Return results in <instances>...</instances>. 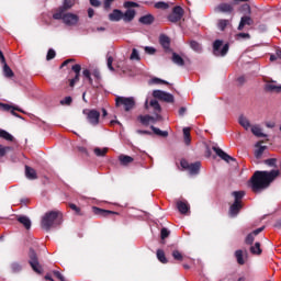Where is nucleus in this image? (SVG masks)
<instances>
[{
	"mask_svg": "<svg viewBox=\"0 0 281 281\" xmlns=\"http://www.w3.org/2000/svg\"><path fill=\"white\" fill-rule=\"evenodd\" d=\"M280 176V170L256 171L250 179V188L256 194L267 190L271 182Z\"/></svg>",
	"mask_w": 281,
	"mask_h": 281,
	"instance_id": "nucleus-1",
	"label": "nucleus"
},
{
	"mask_svg": "<svg viewBox=\"0 0 281 281\" xmlns=\"http://www.w3.org/2000/svg\"><path fill=\"white\" fill-rule=\"evenodd\" d=\"M53 19L55 21H63L64 25L67 27H76L80 22V16L76 13L67 12L65 8H59L54 14Z\"/></svg>",
	"mask_w": 281,
	"mask_h": 281,
	"instance_id": "nucleus-2",
	"label": "nucleus"
},
{
	"mask_svg": "<svg viewBox=\"0 0 281 281\" xmlns=\"http://www.w3.org/2000/svg\"><path fill=\"white\" fill-rule=\"evenodd\" d=\"M59 212L57 211H50L45 213V215L42 217V227L46 232H49L52 227H55L56 225H60L59 220Z\"/></svg>",
	"mask_w": 281,
	"mask_h": 281,
	"instance_id": "nucleus-3",
	"label": "nucleus"
},
{
	"mask_svg": "<svg viewBox=\"0 0 281 281\" xmlns=\"http://www.w3.org/2000/svg\"><path fill=\"white\" fill-rule=\"evenodd\" d=\"M232 195L234 196L235 201L229 207V216L235 218V216H238L240 210H243V199L245 196V191H234Z\"/></svg>",
	"mask_w": 281,
	"mask_h": 281,
	"instance_id": "nucleus-4",
	"label": "nucleus"
},
{
	"mask_svg": "<svg viewBox=\"0 0 281 281\" xmlns=\"http://www.w3.org/2000/svg\"><path fill=\"white\" fill-rule=\"evenodd\" d=\"M82 113L91 126H98L100 124V111L95 109H83Z\"/></svg>",
	"mask_w": 281,
	"mask_h": 281,
	"instance_id": "nucleus-5",
	"label": "nucleus"
},
{
	"mask_svg": "<svg viewBox=\"0 0 281 281\" xmlns=\"http://www.w3.org/2000/svg\"><path fill=\"white\" fill-rule=\"evenodd\" d=\"M116 106H123L124 111H131L135 108V98L117 97L115 99Z\"/></svg>",
	"mask_w": 281,
	"mask_h": 281,
	"instance_id": "nucleus-6",
	"label": "nucleus"
},
{
	"mask_svg": "<svg viewBox=\"0 0 281 281\" xmlns=\"http://www.w3.org/2000/svg\"><path fill=\"white\" fill-rule=\"evenodd\" d=\"M227 52H229V44H225L223 46V41L216 40L213 43V54L217 57L227 56Z\"/></svg>",
	"mask_w": 281,
	"mask_h": 281,
	"instance_id": "nucleus-7",
	"label": "nucleus"
},
{
	"mask_svg": "<svg viewBox=\"0 0 281 281\" xmlns=\"http://www.w3.org/2000/svg\"><path fill=\"white\" fill-rule=\"evenodd\" d=\"M180 166L181 168H183L184 170L189 171V175H199L200 170H201V162L196 161L193 164L188 162V160L182 159L180 161Z\"/></svg>",
	"mask_w": 281,
	"mask_h": 281,
	"instance_id": "nucleus-8",
	"label": "nucleus"
},
{
	"mask_svg": "<svg viewBox=\"0 0 281 281\" xmlns=\"http://www.w3.org/2000/svg\"><path fill=\"white\" fill-rule=\"evenodd\" d=\"M29 265L32 267L33 271L35 273H43V268L41 267V263L38 262V257L36 256V251L34 249H30L29 252Z\"/></svg>",
	"mask_w": 281,
	"mask_h": 281,
	"instance_id": "nucleus-9",
	"label": "nucleus"
},
{
	"mask_svg": "<svg viewBox=\"0 0 281 281\" xmlns=\"http://www.w3.org/2000/svg\"><path fill=\"white\" fill-rule=\"evenodd\" d=\"M153 97L156 98V100H162V102H175V95H172L170 92H166L162 90H154Z\"/></svg>",
	"mask_w": 281,
	"mask_h": 281,
	"instance_id": "nucleus-10",
	"label": "nucleus"
},
{
	"mask_svg": "<svg viewBox=\"0 0 281 281\" xmlns=\"http://www.w3.org/2000/svg\"><path fill=\"white\" fill-rule=\"evenodd\" d=\"M183 18V8L175 7L172 12L168 15V21L171 23H178Z\"/></svg>",
	"mask_w": 281,
	"mask_h": 281,
	"instance_id": "nucleus-11",
	"label": "nucleus"
},
{
	"mask_svg": "<svg viewBox=\"0 0 281 281\" xmlns=\"http://www.w3.org/2000/svg\"><path fill=\"white\" fill-rule=\"evenodd\" d=\"M0 63L3 65V76L4 78H12L14 77V71H12V68L8 66L5 63V56H3V52L0 50Z\"/></svg>",
	"mask_w": 281,
	"mask_h": 281,
	"instance_id": "nucleus-12",
	"label": "nucleus"
},
{
	"mask_svg": "<svg viewBox=\"0 0 281 281\" xmlns=\"http://www.w3.org/2000/svg\"><path fill=\"white\" fill-rule=\"evenodd\" d=\"M214 12H222L224 14H232L234 12V7L229 3H221L215 7Z\"/></svg>",
	"mask_w": 281,
	"mask_h": 281,
	"instance_id": "nucleus-13",
	"label": "nucleus"
},
{
	"mask_svg": "<svg viewBox=\"0 0 281 281\" xmlns=\"http://www.w3.org/2000/svg\"><path fill=\"white\" fill-rule=\"evenodd\" d=\"M214 153L217 155V157H220L221 159H223L224 161H226L227 164H229V161H234V159L232 158V156H229L227 153H225L223 149H221L220 147L214 146L213 147Z\"/></svg>",
	"mask_w": 281,
	"mask_h": 281,
	"instance_id": "nucleus-14",
	"label": "nucleus"
},
{
	"mask_svg": "<svg viewBox=\"0 0 281 281\" xmlns=\"http://www.w3.org/2000/svg\"><path fill=\"white\" fill-rule=\"evenodd\" d=\"M109 21L112 22H120L123 21V12L120 9H114L110 14H109Z\"/></svg>",
	"mask_w": 281,
	"mask_h": 281,
	"instance_id": "nucleus-15",
	"label": "nucleus"
},
{
	"mask_svg": "<svg viewBox=\"0 0 281 281\" xmlns=\"http://www.w3.org/2000/svg\"><path fill=\"white\" fill-rule=\"evenodd\" d=\"M0 106L3 109V111H11V114L14 115V117H21L15 111H19L20 113H23V110L18 106H12L8 103H1Z\"/></svg>",
	"mask_w": 281,
	"mask_h": 281,
	"instance_id": "nucleus-16",
	"label": "nucleus"
},
{
	"mask_svg": "<svg viewBox=\"0 0 281 281\" xmlns=\"http://www.w3.org/2000/svg\"><path fill=\"white\" fill-rule=\"evenodd\" d=\"M136 14H137V11H135L134 9H127L123 13L124 23H131V21H133L135 19Z\"/></svg>",
	"mask_w": 281,
	"mask_h": 281,
	"instance_id": "nucleus-17",
	"label": "nucleus"
},
{
	"mask_svg": "<svg viewBox=\"0 0 281 281\" xmlns=\"http://www.w3.org/2000/svg\"><path fill=\"white\" fill-rule=\"evenodd\" d=\"M142 25H153L155 23V16L153 14H146L139 18Z\"/></svg>",
	"mask_w": 281,
	"mask_h": 281,
	"instance_id": "nucleus-18",
	"label": "nucleus"
},
{
	"mask_svg": "<svg viewBox=\"0 0 281 281\" xmlns=\"http://www.w3.org/2000/svg\"><path fill=\"white\" fill-rule=\"evenodd\" d=\"M18 221L25 227V229H30L32 227V221L26 215H19Z\"/></svg>",
	"mask_w": 281,
	"mask_h": 281,
	"instance_id": "nucleus-19",
	"label": "nucleus"
},
{
	"mask_svg": "<svg viewBox=\"0 0 281 281\" xmlns=\"http://www.w3.org/2000/svg\"><path fill=\"white\" fill-rule=\"evenodd\" d=\"M250 131L255 137H267V134L262 133V127H260V125H252Z\"/></svg>",
	"mask_w": 281,
	"mask_h": 281,
	"instance_id": "nucleus-20",
	"label": "nucleus"
},
{
	"mask_svg": "<svg viewBox=\"0 0 281 281\" xmlns=\"http://www.w3.org/2000/svg\"><path fill=\"white\" fill-rule=\"evenodd\" d=\"M238 122L240 126L245 128V131H249V128H251V122H249V119H247L245 115H240Z\"/></svg>",
	"mask_w": 281,
	"mask_h": 281,
	"instance_id": "nucleus-21",
	"label": "nucleus"
},
{
	"mask_svg": "<svg viewBox=\"0 0 281 281\" xmlns=\"http://www.w3.org/2000/svg\"><path fill=\"white\" fill-rule=\"evenodd\" d=\"M254 24V20H251V18L249 16H243L240 19L239 25H238V30L243 31L245 29V25H252Z\"/></svg>",
	"mask_w": 281,
	"mask_h": 281,
	"instance_id": "nucleus-22",
	"label": "nucleus"
},
{
	"mask_svg": "<svg viewBox=\"0 0 281 281\" xmlns=\"http://www.w3.org/2000/svg\"><path fill=\"white\" fill-rule=\"evenodd\" d=\"M177 209L180 212V214H188V210H190V205H188V202L178 201Z\"/></svg>",
	"mask_w": 281,
	"mask_h": 281,
	"instance_id": "nucleus-23",
	"label": "nucleus"
},
{
	"mask_svg": "<svg viewBox=\"0 0 281 281\" xmlns=\"http://www.w3.org/2000/svg\"><path fill=\"white\" fill-rule=\"evenodd\" d=\"M171 60L175 65H178V67H183V65H186V61L183 60V57L180 56L177 53H172V57Z\"/></svg>",
	"mask_w": 281,
	"mask_h": 281,
	"instance_id": "nucleus-24",
	"label": "nucleus"
},
{
	"mask_svg": "<svg viewBox=\"0 0 281 281\" xmlns=\"http://www.w3.org/2000/svg\"><path fill=\"white\" fill-rule=\"evenodd\" d=\"M159 43L164 49H170V37L168 35H160Z\"/></svg>",
	"mask_w": 281,
	"mask_h": 281,
	"instance_id": "nucleus-25",
	"label": "nucleus"
},
{
	"mask_svg": "<svg viewBox=\"0 0 281 281\" xmlns=\"http://www.w3.org/2000/svg\"><path fill=\"white\" fill-rule=\"evenodd\" d=\"M25 177L26 179L34 180L37 178L36 170L30 166H25Z\"/></svg>",
	"mask_w": 281,
	"mask_h": 281,
	"instance_id": "nucleus-26",
	"label": "nucleus"
},
{
	"mask_svg": "<svg viewBox=\"0 0 281 281\" xmlns=\"http://www.w3.org/2000/svg\"><path fill=\"white\" fill-rule=\"evenodd\" d=\"M119 161H120L121 166H128V164H133L134 159L131 156L120 155Z\"/></svg>",
	"mask_w": 281,
	"mask_h": 281,
	"instance_id": "nucleus-27",
	"label": "nucleus"
},
{
	"mask_svg": "<svg viewBox=\"0 0 281 281\" xmlns=\"http://www.w3.org/2000/svg\"><path fill=\"white\" fill-rule=\"evenodd\" d=\"M93 212L98 216H109V214H117L113 211L102 210V209H99V207H95V206L93 207Z\"/></svg>",
	"mask_w": 281,
	"mask_h": 281,
	"instance_id": "nucleus-28",
	"label": "nucleus"
},
{
	"mask_svg": "<svg viewBox=\"0 0 281 281\" xmlns=\"http://www.w3.org/2000/svg\"><path fill=\"white\" fill-rule=\"evenodd\" d=\"M10 269L12 273H21V271H23V265L19 263L18 261H14L10 265Z\"/></svg>",
	"mask_w": 281,
	"mask_h": 281,
	"instance_id": "nucleus-29",
	"label": "nucleus"
},
{
	"mask_svg": "<svg viewBox=\"0 0 281 281\" xmlns=\"http://www.w3.org/2000/svg\"><path fill=\"white\" fill-rule=\"evenodd\" d=\"M266 91H270L272 93H281V86H276L274 83H267Z\"/></svg>",
	"mask_w": 281,
	"mask_h": 281,
	"instance_id": "nucleus-30",
	"label": "nucleus"
},
{
	"mask_svg": "<svg viewBox=\"0 0 281 281\" xmlns=\"http://www.w3.org/2000/svg\"><path fill=\"white\" fill-rule=\"evenodd\" d=\"M149 106H151L154 109V113H161V105L159 104V101H157V99H153L149 102Z\"/></svg>",
	"mask_w": 281,
	"mask_h": 281,
	"instance_id": "nucleus-31",
	"label": "nucleus"
},
{
	"mask_svg": "<svg viewBox=\"0 0 281 281\" xmlns=\"http://www.w3.org/2000/svg\"><path fill=\"white\" fill-rule=\"evenodd\" d=\"M150 128L155 135H158L159 137H168V131H161L159 127H155L154 125H151Z\"/></svg>",
	"mask_w": 281,
	"mask_h": 281,
	"instance_id": "nucleus-32",
	"label": "nucleus"
},
{
	"mask_svg": "<svg viewBox=\"0 0 281 281\" xmlns=\"http://www.w3.org/2000/svg\"><path fill=\"white\" fill-rule=\"evenodd\" d=\"M190 47H191V49H193V52H196L198 54H201V52H203V47L196 41H191Z\"/></svg>",
	"mask_w": 281,
	"mask_h": 281,
	"instance_id": "nucleus-33",
	"label": "nucleus"
},
{
	"mask_svg": "<svg viewBox=\"0 0 281 281\" xmlns=\"http://www.w3.org/2000/svg\"><path fill=\"white\" fill-rule=\"evenodd\" d=\"M157 258L162 265H168V259L166 258V252H164V250H157Z\"/></svg>",
	"mask_w": 281,
	"mask_h": 281,
	"instance_id": "nucleus-34",
	"label": "nucleus"
},
{
	"mask_svg": "<svg viewBox=\"0 0 281 281\" xmlns=\"http://www.w3.org/2000/svg\"><path fill=\"white\" fill-rule=\"evenodd\" d=\"M0 137L7 142H12L14 139V136L5 130H0Z\"/></svg>",
	"mask_w": 281,
	"mask_h": 281,
	"instance_id": "nucleus-35",
	"label": "nucleus"
},
{
	"mask_svg": "<svg viewBox=\"0 0 281 281\" xmlns=\"http://www.w3.org/2000/svg\"><path fill=\"white\" fill-rule=\"evenodd\" d=\"M257 150H255V157L256 159H260V157H262V155L265 154V150H267V146H259L256 145Z\"/></svg>",
	"mask_w": 281,
	"mask_h": 281,
	"instance_id": "nucleus-36",
	"label": "nucleus"
},
{
	"mask_svg": "<svg viewBox=\"0 0 281 281\" xmlns=\"http://www.w3.org/2000/svg\"><path fill=\"white\" fill-rule=\"evenodd\" d=\"M183 137H184V144L187 146H190V143L192 142V139L190 138V127L183 128Z\"/></svg>",
	"mask_w": 281,
	"mask_h": 281,
	"instance_id": "nucleus-37",
	"label": "nucleus"
},
{
	"mask_svg": "<svg viewBox=\"0 0 281 281\" xmlns=\"http://www.w3.org/2000/svg\"><path fill=\"white\" fill-rule=\"evenodd\" d=\"M250 251L256 256H260V254H262V249L260 248V243L257 241L254 246H251Z\"/></svg>",
	"mask_w": 281,
	"mask_h": 281,
	"instance_id": "nucleus-38",
	"label": "nucleus"
},
{
	"mask_svg": "<svg viewBox=\"0 0 281 281\" xmlns=\"http://www.w3.org/2000/svg\"><path fill=\"white\" fill-rule=\"evenodd\" d=\"M106 153H109V148H106V147H104V148H100V147L94 148V155L97 157H104V155H106Z\"/></svg>",
	"mask_w": 281,
	"mask_h": 281,
	"instance_id": "nucleus-39",
	"label": "nucleus"
},
{
	"mask_svg": "<svg viewBox=\"0 0 281 281\" xmlns=\"http://www.w3.org/2000/svg\"><path fill=\"white\" fill-rule=\"evenodd\" d=\"M76 4V0H64V5L59 8H64V10H71L74 5Z\"/></svg>",
	"mask_w": 281,
	"mask_h": 281,
	"instance_id": "nucleus-40",
	"label": "nucleus"
},
{
	"mask_svg": "<svg viewBox=\"0 0 281 281\" xmlns=\"http://www.w3.org/2000/svg\"><path fill=\"white\" fill-rule=\"evenodd\" d=\"M229 25V20H218L217 21V27L218 30H221L222 32L225 31V27H227Z\"/></svg>",
	"mask_w": 281,
	"mask_h": 281,
	"instance_id": "nucleus-41",
	"label": "nucleus"
},
{
	"mask_svg": "<svg viewBox=\"0 0 281 281\" xmlns=\"http://www.w3.org/2000/svg\"><path fill=\"white\" fill-rule=\"evenodd\" d=\"M138 120H139L140 124H144V126H148V124H150V115H148V114L139 115Z\"/></svg>",
	"mask_w": 281,
	"mask_h": 281,
	"instance_id": "nucleus-42",
	"label": "nucleus"
},
{
	"mask_svg": "<svg viewBox=\"0 0 281 281\" xmlns=\"http://www.w3.org/2000/svg\"><path fill=\"white\" fill-rule=\"evenodd\" d=\"M235 258L237 259L238 265H245V259L243 258V250H236Z\"/></svg>",
	"mask_w": 281,
	"mask_h": 281,
	"instance_id": "nucleus-43",
	"label": "nucleus"
},
{
	"mask_svg": "<svg viewBox=\"0 0 281 281\" xmlns=\"http://www.w3.org/2000/svg\"><path fill=\"white\" fill-rule=\"evenodd\" d=\"M155 8L157 10H168V8H170V5L167 2L159 1V2L155 3Z\"/></svg>",
	"mask_w": 281,
	"mask_h": 281,
	"instance_id": "nucleus-44",
	"label": "nucleus"
},
{
	"mask_svg": "<svg viewBox=\"0 0 281 281\" xmlns=\"http://www.w3.org/2000/svg\"><path fill=\"white\" fill-rule=\"evenodd\" d=\"M266 166H269V168H276V164H278V159L276 158H269L263 161Z\"/></svg>",
	"mask_w": 281,
	"mask_h": 281,
	"instance_id": "nucleus-45",
	"label": "nucleus"
},
{
	"mask_svg": "<svg viewBox=\"0 0 281 281\" xmlns=\"http://www.w3.org/2000/svg\"><path fill=\"white\" fill-rule=\"evenodd\" d=\"M162 117L159 113H154V116H150L149 124H155L156 122H161Z\"/></svg>",
	"mask_w": 281,
	"mask_h": 281,
	"instance_id": "nucleus-46",
	"label": "nucleus"
},
{
	"mask_svg": "<svg viewBox=\"0 0 281 281\" xmlns=\"http://www.w3.org/2000/svg\"><path fill=\"white\" fill-rule=\"evenodd\" d=\"M130 59H132V60H142V58L139 57V50H137V48L132 49V54L130 56Z\"/></svg>",
	"mask_w": 281,
	"mask_h": 281,
	"instance_id": "nucleus-47",
	"label": "nucleus"
},
{
	"mask_svg": "<svg viewBox=\"0 0 281 281\" xmlns=\"http://www.w3.org/2000/svg\"><path fill=\"white\" fill-rule=\"evenodd\" d=\"M82 75H83V78H87L90 85H93V79L91 78V71H89V69H85L82 71Z\"/></svg>",
	"mask_w": 281,
	"mask_h": 281,
	"instance_id": "nucleus-48",
	"label": "nucleus"
},
{
	"mask_svg": "<svg viewBox=\"0 0 281 281\" xmlns=\"http://www.w3.org/2000/svg\"><path fill=\"white\" fill-rule=\"evenodd\" d=\"M124 8H127V10H131V8H139V4L137 2L126 1L124 2Z\"/></svg>",
	"mask_w": 281,
	"mask_h": 281,
	"instance_id": "nucleus-49",
	"label": "nucleus"
},
{
	"mask_svg": "<svg viewBox=\"0 0 281 281\" xmlns=\"http://www.w3.org/2000/svg\"><path fill=\"white\" fill-rule=\"evenodd\" d=\"M170 236V231L168 228H161L160 231V237L162 240H166Z\"/></svg>",
	"mask_w": 281,
	"mask_h": 281,
	"instance_id": "nucleus-50",
	"label": "nucleus"
},
{
	"mask_svg": "<svg viewBox=\"0 0 281 281\" xmlns=\"http://www.w3.org/2000/svg\"><path fill=\"white\" fill-rule=\"evenodd\" d=\"M54 58H56V50L50 48L47 52L46 59L47 60H54Z\"/></svg>",
	"mask_w": 281,
	"mask_h": 281,
	"instance_id": "nucleus-51",
	"label": "nucleus"
},
{
	"mask_svg": "<svg viewBox=\"0 0 281 281\" xmlns=\"http://www.w3.org/2000/svg\"><path fill=\"white\" fill-rule=\"evenodd\" d=\"M254 240H255V235L252 233H250L247 235L245 243H246V245H254Z\"/></svg>",
	"mask_w": 281,
	"mask_h": 281,
	"instance_id": "nucleus-52",
	"label": "nucleus"
},
{
	"mask_svg": "<svg viewBox=\"0 0 281 281\" xmlns=\"http://www.w3.org/2000/svg\"><path fill=\"white\" fill-rule=\"evenodd\" d=\"M172 257L175 260H183V255H181L179 250H173Z\"/></svg>",
	"mask_w": 281,
	"mask_h": 281,
	"instance_id": "nucleus-53",
	"label": "nucleus"
},
{
	"mask_svg": "<svg viewBox=\"0 0 281 281\" xmlns=\"http://www.w3.org/2000/svg\"><path fill=\"white\" fill-rule=\"evenodd\" d=\"M11 148L8 146L0 145V157H5V153L10 150Z\"/></svg>",
	"mask_w": 281,
	"mask_h": 281,
	"instance_id": "nucleus-54",
	"label": "nucleus"
},
{
	"mask_svg": "<svg viewBox=\"0 0 281 281\" xmlns=\"http://www.w3.org/2000/svg\"><path fill=\"white\" fill-rule=\"evenodd\" d=\"M157 52L155 47L153 46H145V54H149V56H153Z\"/></svg>",
	"mask_w": 281,
	"mask_h": 281,
	"instance_id": "nucleus-55",
	"label": "nucleus"
},
{
	"mask_svg": "<svg viewBox=\"0 0 281 281\" xmlns=\"http://www.w3.org/2000/svg\"><path fill=\"white\" fill-rule=\"evenodd\" d=\"M92 76H93V78H95V80H97V82H100V80H101V75H100V70H98V69H94L93 71H92Z\"/></svg>",
	"mask_w": 281,
	"mask_h": 281,
	"instance_id": "nucleus-56",
	"label": "nucleus"
},
{
	"mask_svg": "<svg viewBox=\"0 0 281 281\" xmlns=\"http://www.w3.org/2000/svg\"><path fill=\"white\" fill-rule=\"evenodd\" d=\"M72 71L76 74V75H80V71L82 70V67L80 66V64H76L72 66Z\"/></svg>",
	"mask_w": 281,
	"mask_h": 281,
	"instance_id": "nucleus-57",
	"label": "nucleus"
},
{
	"mask_svg": "<svg viewBox=\"0 0 281 281\" xmlns=\"http://www.w3.org/2000/svg\"><path fill=\"white\" fill-rule=\"evenodd\" d=\"M113 1H115V0H104L103 1L104 10H110L111 9V4L113 3Z\"/></svg>",
	"mask_w": 281,
	"mask_h": 281,
	"instance_id": "nucleus-58",
	"label": "nucleus"
},
{
	"mask_svg": "<svg viewBox=\"0 0 281 281\" xmlns=\"http://www.w3.org/2000/svg\"><path fill=\"white\" fill-rule=\"evenodd\" d=\"M108 68L110 69V71H115V69L113 68V58L110 56L108 57Z\"/></svg>",
	"mask_w": 281,
	"mask_h": 281,
	"instance_id": "nucleus-59",
	"label": "nucleus"
},
{
	"mask_svg": "<svg viewBox=\"0 0 281 281\" xmlns=\"http://www.w3.org/2000/svg\"><path fill=\"white\" fill-rule=\"evenodd\" d=\"M237 41H240V38H250L249 33H238L236 35Z\"/></svg>",
	"mask_w": 281,
	"mask_h": 281,
	"instance_id": "nucleus-60",
	"label": "nucleus"
},
{
	"mask_svg": "<svg viewBox=\"0 0 281 281\" xmlns=\"http://www.w3.org/2000/svg\"><path fill=\"white\" fill-rule=\"evenodd\" d=\"M71 102H72L71 97H66L65 99H63V100L60 101V104H67V105H69V104H71Z\"/></svg>",
	"mask_w": 281,
	"mask_h": 281,
	"instance_id": "nucleus-61",
	"label": "nucleus"
},
{
	"mask_svg": "<svg viewBox=\"0 0 281 281\" xmlns=\"http://www.w3.org/2000/svg\"><path fill=\"white\" fill-rule=\"evenodd\" d=\"M153 82H154L155 85H168L167 81H165V80H162V79H159V78H154V79H153Z\"/></svg>",
	"mask_w": 281,
	"mask_h": 281,
	"instance_id": "nucleus-62",
	"label": "nucleus"
},
{
	"mask_svg": "<svg viewBox=\"0 0 281 281\" xmlns=\"http://www.w3.org/2000/svg\"><path fill=\"white\" fill-rule=\"evenodd\" d=\"M80 80V75H76L74 79L70 80V87H75L76 82Z\"/></svg>",
	"mask_w": 281,
	"mask_h": 281,
	"instance_id": "nucleus-63",
	"label": "nucleus"
},
{
	"mask_svg": "<svg viewBox=\"0 0 281 281\" xmlns=\"http://www.w3.org/2000/svg\"><path fill=\"white\" fill-rule=\"evenodd\" d=\"M90 4L93 5V8H100V0H90Z\"/></svg>",
	"mask_w": 281,
	"mask_h": 281,
	"instance_id": "nucleus-64",
	"label": "nucleus"
}]
</instances>
